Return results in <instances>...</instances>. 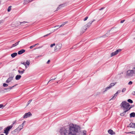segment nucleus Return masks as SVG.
I'll return each mask as SVG.
<instances>
[{
  "mask_svg": "<svg viewBox=\"0 0 135 135\" xmlns=\"http://www.w3.org/2000/svg\"><path fill=\"white\" fill-rule=\"evenodd\" d=\"M29 2H29V1L28 0H25L24 2L25 4H27Z\"/></svg>",
  "mask_w": 135,
  "mask_h": 135,
  "instance_id": "cd10ccee",
  "label": "nucleus"
},
{
  "mask_svg": "<svg viewBox=\"0 0 135 135\" xmlns=\"http://www.w3.org/2000/svg\"><path fill=\"white\" fill-rule=\"evenodd\" d=\"M3 107V105L2 104H0V108H1Z\"/></svg>",
  "mask_w": 135,
  "mask_h": 135,
  "instance_id": "c03bdc74",
  "label": "nucleus"
},
{
  "mask_svg": "<svg viewBox=\"0 0 135 135\" xmlns=\"http://www.w3.org/2000/svg\"><path fill=\"white\" fill-rule=\"evenodd\" d=\"M38 44H36L35 45H35V46L36 45H38Z\"/></svg>",
  "mask_w": 135,
  "mask_h": 135,
  "instance_id": "13d9d810",
  "label": "nucleus"
},
{
  "mask_svg": "<svg viewBox=\"0 0 135 135\" xmlns=\"http://www.w3.org/2000/svg\"><path fill=\"white\" fill-rule=\"evenodd\" d=\"M19 131L17 130V129H15L14 131H12L11 133L13 134H16L18 133Z\"/></svg>",
  "mask_w": 135,
  "mask_h": 135,
  "instance_id": "9d476101",
  "label": "nucleus"
},
{
  "mask_svg": "<svg viewBox=\"0 0 135 135\" xmlns=\"http://www.w3.org/2000/svg\"><path fill=\"white\" fill-rule=\"evenodd\" d=\"M32 115V114L29 112L27 113H26L23 116L24 118H26Z\"/></svg>",
  "mask_w": 135,
  "mask_h": 135,
  "instance_id": "0eeeda50",
  "label": "nucleus"
},
{
  "mask_svg": "<svg viewBox=\"0 0 135 135\" xmlns=\"http://www.w3.org/2000/svg\"><path fill=\"white\" fill-rule=\"evenodd\" d=\"M133 22H134L135 21V18L133 20Z\"/></svg>",
  "mask_w": 135,
  "mask_h": 135,
  "instance_id": "4d7b16f0",
  "label": "nucleus"
},
{
  "mask_svg": "<svg viewBox=\"0 0 135 135\" xmlns=\"http://www.w3.org/2000/svg\"><path fill=\"white\" fill-rule=\"evenodd\" d=\"M16 85H15L14 86H12V87H9V88H7V89H7V90H8L9 91L10 90H11V89H12Z\"/></svg>",
  "mask_w": 135,
  "mask_h": 135,
  "instance_id": "4be33fe9",
  "label": "nucleus"
},
{
  "mask_svg": "<svg viewBox=\"0 0 135 135\" xmlns=\"http://www.w3.org/2000/svg\"><path fill=\"white\" fill-rule=\"evenodd\" d=\"M27 23V22H25V21H24V22H21V25H23V24L24 23Z\"/></svg>",
  "mask_w": 135,
  "mask_h": 135,
  "instance_id": "58836bf2",
  "label": "nucleus"
},
{
  "mask_svg": "<svg viewBox=\"0 0 135 135\" xmlns=\"http://www.w3.org/2000/svg\"><path fill=\"white\" fill-rule=\"evenodd\" d=\"M130 117H135V113L134 112H133L130 114Z\"/></svg>",
  "mask_w": 135,
  "mask_h": 135,
  "instance_id": "f3484780",
  "label": "nucleus"
},
{
  "mask_svg": "<svg viewBox=\"0 0 135 135\" xmlns=\"http://www.w3.org/2000/svg\"><path fill=\"white\" fill-rule=\"evenodd\" d=\"M49 81H49V82H48V83H49Z\"/></svg>",
  "mask_w": 135,
  "mask_h": 135,
  "instance_id": "774afa93",
  "label": "nucleus"
},
{
  "mask_svg": "<svg viewBox=\"0 0 135 135\" xmlns=\"http://www.w3.org/2000/svg\"><path fill=\"white\" fill-rule=\"evenodd\" d=\"M21 76L20 75H17L16 76L15 79L16 80H19L21 78Z\"/></svg>",
  "mask_w": 135,
  "mask_h": 135,
  "instance_id": "ddd939ff",
  "label": "nucleus"
},
{
  "mask_svg": "<svg viewBox=\"0 0 135 135\" xmlns=\"http://www.w3.org/2000/svg\"><path fill=\"white\" fill-rule=\"evenodd\" d=\"M132 94L133 95H135V91H133L132 93Z\"/></svg>",
  "mask_w": 135,
  "mask_h": 135,
  "instance_id": "49530a36",
  "label": "nucleus"
},
{
  "mask_svg": "<svg viewBox=\"0 0 135 135\" xmlns=\"http://www.w3.org/2000/svg\"><path fill=\"white\" fill-rule=\"evenodd\" d=\"M134 39H135V37L134 38Z\"/></svg>",
  "mask_w": 135,
  "mask_h": 135,
  "instance_id": "69168bd1",
  "label": "nucleus"
},
{
  "mask_svg": "<svg viewBox=\"0 0 135 135\" xmlns=\"http://www.w3.org/2000/svg\"><path fill=\"white\" fill-rule=\"evenodd\" d=\"M13 76H10L6 81V83H8L11 81L13 79Z\"/></svg>",
  "mask_w": 135,
  "mask_h": 135,
  "instance_id": "1a4fd4ad",
  "label": "nucleus"
},
{
  "mask_svg": "<svg viewBox=\"0 0 135 135\" xmlns=\"http://www.w3.org/2000/svg\"><path fill=\"white\" fill-rule=\"evenodd\" d=\"M25 67L26 68H27V66L26 65H25Z\"/></svg>",
  "mask_w": 135,
  "mask_h": 135,
  "instance_id": "052dcab7",
  "label": "nucleus"
},
{
  "mask_svg": "<svg viewBox=\"0 0 135 135\" xmlns=\"http://www.w3.org/2000/svg\"><path fill=\"white\" fill-rule=\"evenodd\" d=\"M110 89V87H108L106 88H105V90L103 91V92H104L105 91H107L108 89Z\"/></svg>",
  "mask_w": 135,
  "mask_h": 135,
  "instance_id": "393cba45",
  "label": "nucleus"
},
{
  "mask_svg": "<svg viewBox=\"0 0 135 135\" xmlns=\"http://www.w3.org/2000/svg\"><path fill=\"white\" fill-rule=\"evenodd\" d=\"M68 22H64L63 24L60 26V27H62L66 23Z\"/></svg>",
  "mask_w": 135,
  "mask_h": 135,
  "instance_id": "bb28decb",
  "label": "nucleus"
},
{
  "mask_svg": "<svg viewBox=\"0 0 135 135\" xmlns=\"http://www.w3.org/2000/svg\"><path fill=\"white\" fill-rule=\"evenodd\" d=\"M131 133V134H135V131H133L130 132L128 133Z\"/></svg>",
  "mask_w": 135,
  "mask_h": 135,
  "instance_id": "ea45409f",
  "label": "nucleus"
},
{
  "mask_svg": "<svg viewBox=\"0 0 135 135\" xmlns=\"http://www.w3.org/2000/svg\"><path fill=\"white\" fill-rule=\"evenodd\" d=\"M126 76L131 77L135 75V66L132 70H128L127 72Z\"/></svg>",
  "mask_w": 135,
  "mask_h": 135,
  "instance_id": "7ed1b4c3",
  "label": "nucleus"
},
{
  "mask_svg": "<svg viewBox=\"0 0 135 135\" xmlns=\"http://www.w3.org/2000/svg\"><path fill=\"white\" fill-rule=\"evenodd\" d=\"M121 92L120 90H119L117 91V93L118 94V93H120Z\"/></svg>",
  "mask_w": 135,
  "mask_h": 135,
  "instance_id": "37998d69",
  "label": "nucleus"
},
{
  "mask_svg": "<svg viewBox=\"0 0 135 135\" xmlns=\"http://www.w3.org/2000/svg\"><path fill=\"white\" fill-rule=\"evenodd\" d=\"M121 51V49H118L116 51L114 52V55H117L119 52H120Z\"/></svg>",
  "mask_w": 135,
  "mask_h": 135,
  "instance_id": "4468645a",
  "label": "nucleus"
},
{
  "mask_svg": "<svg viewBox=\"0 0 135 135\" xmlns=\"http://www.w3.org/2000/svg\"><path fill=\"white\" fill-rule=\"evenodd\" d=\"M125 21V20H121L120 21V23H123L124 21Z\"/></svg>",
  "mask_w": 135,
  "mask_h": 135,
  "instance_id": "3c124183",
  "label": "nucleus"
},
{
  "mask_svg": "<svg viewBox=\"0 0 135 135\" xmlns=\"http://www.w3.org/2000/svg\"><path fill=\"white\" fill-rule=\"evenodd\" d=\"M19 42H20V41H19L18 42L15 43L16 46H17V45H18V43Z\"/></svg>",
  "mask_w": 135,
  "mask_h": 135,
  "instance_id": "de8ad7c7",
  "label": "nucleus"
},
{
  "mask_svg": "<svg viewBox=\"0 0 135 135\" xmlns=\"http://www.w3.org/2000/svg\"><path fill=\"white\" fill-rule=\"evenodd\" d=\"M118 95V94L117 93H116L114 95V96L113 97L111 98V99H115V97H117V96Z\"/></svg>",
  "mask_w": 135,
  "mask_h": 135,
  "instance_id": "aec40b11",
  "label": "nucleus"
},
{
  "mask_svg": "<svg viewBox=\"0 0 135 135\" xmlns=\"http://www.w3.org/2000/svg\"><path fill=\"white\" fill-rule=\"evenodd\" d=\"M108 35H108V34L106 33L102 37H108Z\"/></svg>",
  "mask_w": 135,
  "mask_h": 135,
  "instance_id": "7c9ffc66",
  "label": "nucleus"
},
{
  "mask_svg": "<svg viewBox=\"0 0 135 135\" xmlns=\"http://www.w3.org/2000/svg\"><path fill=\"white\" fill-rule=\"evenodd\" d=\"M13 127V125H11L7 127L4 129V133H5L6 135H7L9 131Z\"/></svg>",
  "mask_w": 135,
  "mask_h": 135,
  "instance_id": "20e7f679",
  "label": "nucleus"
},
{
  "mask_svg": "<svg viewBox=\"0 0 135 135\" xmlns=\"http://www.w3.org/2000/svg\"><path fill=\"white\" fill-rule=\"evenodd\" d=\"M25 122V121H24L17 128V130L20 131L21 129L23 128V124Z\"/></svg>",
  "mask_w": 135,
  "mask_h": 135,
  "instance_id": "6e6552de",
  "label": "nucleus"
},
{
  "mask_svg": "<svg viewBox=\"0 0 135 135\" xmlns=\"http://www.w3.org/2000/svg\"><path fill=\"white\" fill-rule=\"evenodd\" d=\"M16 123V121L13 122L12 124V125H13H13L14 124H15Z\"/></svg>",
  "mask_w": 135,
  "mask_h": 135,
  "instance_id": "a18cd8bd",
  "label": "nucleus"
},
{
  "mask_svg": "<svg viewBox=\"0 0 135 135\" xmlns=\"http://www.w3.org/2000/svg\"><path fill=\"white\" fill-rule=\"evenodd\" d=\"M0 135H4L3 134H1Z\"/></svg>",
  "mask_w": 135,
  "mask_h": 135,
  "instance_id": "0e129e2a",
  "label": "nucleus"
},
{
  "mask_svg": "<svg viewBox=\"0 0 135 135\" xmlns=\"http://www.w3.org/2000/svg\"><path fill=\"white\" fill-rule=\"evenodd\" d=\"M127 101L128 102L131 103H132L133 102L132 100L130 99H128Z\"/></svg>",
  "mask_w": 135,
  "mask_h": 135,
  "instance_id": "a878e982",
  "label": "nucleus"
},
{
  "mask_svg": "<svg viewBox=\"0 0 135 135\" xmlns=\"http://www.w3.org/2000/svg\"><path fill=\"white\" fill-rule=\"evenodd\" d=\"M55 43H54L53 44H51V45H50V47H52L53 46H55Z\"/></svg>",
  "mask_w": 135,
  "mask_h": 135,
  "instance_id": "c9c22d12",
  "label": "nucleus"
},
{
  "mask_svg": "<svg viewBox=\"0 0 135 135\" xmlns=\"http://www.w3.org/2000/svg\"><path fill=\"white\" fill-rule=\"evenodd\" d=\"M88 17H86L84 19V21H86V20H87V19H88Z\"/></svg>",
  "mask_w": 135,
  "mask_h": 135,
  "instance_id": "4c0bfd02",
  "label": "nucleus"
},
{
  "mask_svg": "<svg viewBox=\"0 0 135 135\" xmlns=\"http://www.w3.org/2000/svg\"><path fill=\"white\" fill-rule=\"evenodd\" d=\"M59 7H58L57 8V9L58 10L59 9Z\"/></svg>",
  "mask_w": 135,
  "mask_h": 135,
  "instance_id": "680f3d73",
  "label": "nucleus"
},
{
  "mask_svg": "<svg viewBox=\"0 0 135 135\" xmlns=\"http://www.w3.org/2000/svg\"><path fill=\"white\" fill-rule=\"evenodd\" d=\"M25 51V50L22 49L18 52V53L19 55H21L24 53Z\"/></svg>",
  "mask_w": 135,
  "mask_h": 135,
  "instance_id": "9b49d317",
  "label": "nucleus"
},
{
  "mask_svg": "<svg viewBox=\"0 0 135 135\" xmlns=\"http://www.w3.org/2000/svg\"><path fill=\"white\" fill-rule=\"evenodd\" d=\"M50 62V60H49L47 62V64H49Z\"/></svg>",
  "mask_w": 135,
  "mask_h": 135,
  "instance_id": "8fccbe9b",
  "label": "nucleus"
},
{
  "mask_svg": "<svg viewBox=\"0 0 135 135\" xmlns=\"http://www.w3.org/2000/svg\"><path fill=\"white\" fill-rule=\"evenodd\" d=\"M41 48V47H38V49H39V48Z\"/></svg>",
  "mask_w": 135,
  "mask_h": 135,
  "instance_id": "e2e57ef3",
  "label": "nucleus"
},
{
  "mask_svg": "<svg viewBox=\"0 0 135 135\" xmlns=\"http://www.w3.org/2000/svg\"><path fill=\"white\" fill-rule=\"evenodd\" d=\"M32 101V100H29L27 104V106L30 104V103Z\"/></svg>",
  "mask_w": 135,
  "mask_h": 135,
  "instance_id": "c85d7f7f",
  "label": "nucleus"
},
{
  "mask_svg": "<svg viewBox=\"0 0 135 135\" xmlns=\"http://www.w3.org/2000/svg\"><path fill=\"white\" fill-rule=\"evenodd\" d=\"M35 47V45H33L30 46V49H32Z\"/></svg>",
  "mask_w": 135,
  "mask_h": 135,
  "instance_id": "473e14b6",
  "label": "nucleus"
},
{
  "mask_svg": "<svg viewBox=\"0 0 135 135\" xmlns=\"http://www.w3.org/2000/svg\"><path fill=\"white\" fill-rule=\"evenodd\" d=\"M120 106L124 110L126 111H128L132 108L131 107H130V104L129 103L125 101L122 102L120 104Z\"/></svg>",
  "mask_w": 135,
  "mask_h": 135,
  "instance_id": "f03ea898",
  "label": "nucleus"
},
{
  "mask_svg": "<svg viewBox=\"0 0 135 135\" xmlns=\"http://www.w3.org/2000/svg\"><path fill=\"white\" fill-rule=\"evenodd\" d=\"M108 133L111 134H115V133L114 132L113 133V131L111 129H109L108 131Z\"/></svg>",
  "mask_w": 135,
  "mask_h": 135,
  "instance_id": "2eb2a0df",
  "label": "nucleus"
},
{
  "mask_svg": "<svg viewBox=\"0 0 135 135\" xmlns=\"http://www.w3.org/2000/svg\"><path fill=\"white\" fill-rule=\"evenodd\" d=\"M25 71L24 69H23L22 70H18V72L20 74H22L24 73Z\"/></svg>",
  "mask_w": 135,
  "mask_h": 135,
  "instance_id": "6ab92c4d",
  "label": "nucleus"
},
{
  "mask_svg": "<svg viewBox=\"0 0 135 135\" xmlns=\"http://www.w3.org/2000/svg\"><path fill=\"white\" fill-rule=\"evenodd\" d=\"M114 52H112V53H111L110 54L111 56L112 57L114 56L115 55H114Z\"/></svg>",
  "mask_w": 135,
  "mask_h": 135,
  "instance_id": "c756f323",
  "label": "nucleus"
},
{
  "mask_svg": "<svg viewBox=\"0 0 135 135\" xmlns=\"http://www.w3.org/2000/svg\"><path fill=\"white\" fill-rule=\"evenodd\" d=\"M129 126L131 127L135 128V123H130Z\"/></svg>",
  "mask_w": 135,
  "mask_h": 135,
  "instance_id": "f8f14e48",
  "label": "nucleus"
},
{
  "mask_svg": "<svg viewBox=\"0 0 135 135\" xmlns=\"http://www.w3.org/2000/svg\"><path fill=\"white\" fill-rule=\"evenodd\" d=\"M8 85V84L6 83H3V86L4 87L7 86Z\"/></svg>",
  "mask_w": 135,
  "mask_h": 135,
  "instance_id": "2f4dec72",
  "label": "nucleus"
},
{
  "mask_svg": "<svg viewBox=\"0 0 135 135\" xmlns=\"http://www.w3.org/2000/svg\"><path fill=\"white\" fill-rule=\"evenodd\" d=\"M104 8V7H102V8H101L100 9H99V10H102Z\"/></svg>",
  "mask_w": 135,
  "mask_h": 135,
  "instance_id": "603ef678",
  "label": "nucleus"
},
{
  "mask_svg": "<svg viewBox=\"0 0 135 135\" xmlns=\"http://www.w3.org/2000/svg\"><path fill=\"white\" fill-rule=\"evenodd\" d=\"M3 129L2 127H0V131L2 130Z\"/></svg>",
  "mask_w": 135,
  "mask_h": 135,
  "instance_id": "864d4df0",
  "label": "nucleus"
},
{
  "mask_svg": "<svg viewBox=\"0 0 135 135\" xmlns=\"http://www.w3.org/2000/svg\"><path fill=\"white\" fill-rule=\"evenodd\" d=\"M26 65L27 64L28 66L30 64V61L29 60H27L26 62Z\"/></svg>",
  "mask_w": 135,
  "mask_h": 135,
  "instance_id": "5701e85b",
  "label": "nucleus"
},
{
  "mask_svg": "<svg viewBox=\"0 0 135 135\" xmlns=\"http://www.w3.org/2000/svg\"><path fill=\"white\" fill-rule=\"evenodd\" d=\"M50 34H47L45 36H44V37H45L46 36H48Z\"/></svg>",
  "mask_w": 135,
  "mask_h": 135,
  "instance_id": "6e6d98bb",
  "label": "nucleus"
},
{
  "mask_svg": "<svg viewBox=\"0 0 135 135\" xmlns=\"http://www.w3.org/2000/svg\"><path fill=\"white\" fill-rule=\"evenodd\" d=\"M17 55V53L16 52H15L11 54V55L12 57L13 58L15 57Z\"/></svg>",
  "mask_w": 135,
  "mask_h": 135,
  "instance_id": "dca6fc26",
  "label": "nucleus"
},
{
  "mask_svg": "<svg viewBox=\"0 0 135 135\" xmlns=\"http://www.w3.org/2000/svg\"><path fill=\"white\" fill-rule=\"evenodd\" d=\"M80 127L76 125L72 124L60 128L59 131L60 135H86L85 131L79 132Z\"/></svg>",
  "mask_w": 135,
  "mask_h": 135,
  "instance_id": "f257e3e1",
  "label": "nucleus"
},
{
  "mask_svg": "<svg viewBox=\"0 0 135 135\" xmlns=\"http://www.w3.org/2000/svg\"><path fill=\"white\" fill-rule=\"evenodd\" d=\"M91 24V22H89L87 24L86 26H84L83 27V32L85 31V30L87 29V28L86 27H87V28L89 27L90 26Z\"/></svg>",
  "mask_w": 135,
  "mask_h": 135,
  "instance_id": "39448f33",
  "label": "nucleus"
},
{
  "mask_svg": "<svg viewBox=\"0 0 135 135\" xmlns=\"http://www.w3.org/2000/svg\"><path fill=\"white\" fill-rule=\"evenodd\" d=\"M127 111H126L125 110H124V111L122 113H121L120 114V115L122 116H124V115L125 114L126 112H127Z\"/></svg>",
  "mask_w": 135,
  "mask_h": 135,
  "instance_id": "a211bd4d",
  "label": "nucleus"
},
{
  "mask_svg": "<svg viewBox=\"0 0 135 135\" xmlns=\"http://www.w3.org/2000/svg\"><path fill=\"white\" fill-rule=\"evenodd\" d=\"M115 83H111L110 84V86L109 87H110V88L113 86L115 85Z\"/></svg>",
  "mask_w": 135,
  "mask_h": 135,
  "instance_id": "412c9836",
  "label": "nucleus"
},
{
  "mask_svg": "<svg viewBox=\"0 0 135 135\" xmlns=\"http://www.w3.org/2000/svg\"><path fill=\"white\" fill-rule=\"evenodd\" d=\"M126 88H124L122 90V92H124V91H125L126 90Z\"/></svg>",
  "mask_w": 135,
  "mask_h": 135,
  "instance_id": "72a5a7b5",
  "label": "nucleus"
},
{
  "mask_svg": "<svg viewBox=\"0 0 135 135\" xmlns=\"http://www.w3.org/2000/svg\"><path fill=\"white\" fill-rule=\"evenodd\" d=\"M41 56V55H40V56H36V57L35 58L36 59H38V58L39 57Z\"/></svg>",
  "mask_w": 135,
  "mask_h": 135,
  "instance_id": "09e8293b",
  "label": "nucleus"
},
{
  "mask_svg": "<svg viewBox=\"0 0 135 135\" xmlns=\"http://www.w3.org/2000/svg\"><path fill=\"white\" fill-rule=\"evenodd\" d=\"M11 6H9L8 7L7 10L8 11V12H9V11H10L11 10Z\"/></svg>",
  "mask_w": 135,
  "mask_h": 135,
  "instance_id": "b1692460",
  "label": "nucleus"
},
{
  "mask_svg": "<svg viewBox=\"0 0 135 135\" xmlns=\"http://www.w3.org/2000/svg\"><path fill=\"white\" fill-rule=\"evenodd\" d=\"M61 27H60V26H59V25L58 26H56L55 27H57V29L58 28H59Z\"/></svg>",
  "mask_w": 135,
  "mask_h": 135,
  "instance_id": "e433bc0d",
  "label": "nucleus"
},
{
  "mask_svg": "<svg viewBox=\"0 0 135 135\" xmlns=\"http://www.w3.org/2000/svg\"><path fill=\"white\" fill-rule=\"evenodd\" d=\"M29 2H31L33 0H28Z\"/></svg>",
  "mask_w": 135,
  "mask_h": 135,
  "instance_id": "bf43d9fd",
  "label": "nucleus"
},
{
  "mask_svg": "<svg viewBox=\"0 0 135 135\" xmlns=\"http://www.w3.org/2000/svg\"><path fill=\"white\" fill-rule=\"evenodd\" d=\"M95 19H94L92 21H90V22H91V23L94 21H95Z\"/></svg>",
  "mask_w": 135,
  "mask_h": 135,
  "instance_id": "5fc2aeb1",
  "label": "nucleus"
},
{
  "mask_svg": "<svg viewBox=\"0 0 135 135\" xmlns=\"http://www.w3.org/2000/svg\"><path fill=\"white\" fill-rule=\"evenodd\" d=\"M1 63H0V65L1 64Z\"/></svg>",
  "mask_w": 135,
  "mask_h": 135,
  "instance_id": "338daca9",
  "label": "nucleus"
},
{
  "mask_svg": "<svg viewBox=\"0 0 135 135\" xmlns=\"http://www.w3.org/2000/svg\"><path fill=\"white\" fill-rule=\"evenodd\" d=\"M21 64L24 65L25 66L26 65V62H21Z\"/></svg>",
  "mask_w": 135,
  "mask_h": 135,
  "instance_id": "a19ab883",
  "label": "nucleus"
},
{
  "mask_svg": "<svg viewBox=\"0 0 135 135\" xmlns=\"http://www.w3.org/2000/svg\"><path fill=\"white\" fill-rule=\"evenodd\" d=\"M132 82L131 81H130L129 83H128V84L129 85H131V84H132Z\"/></svg>",
  "mask_w": 135,
  "mask_h": 135,
  "instance_id": "79ce46f5",
  "label": "nucleus"
},
{
  "mask_svg": "<svg viewBox=\"0 0 135 135\" xmlns=\"http://www.w3.org/2000/svg\"><path fill=\"white\" fill-rule=\"evenodd\" d=\"M62 47V45L60 44H57L55 48V50L57 51L60 50Z\"/></svg>",
  "mask_w": 135,
  "mask_h": 135,
  "instance_id": "423d86ee",
  "label": "nucleus"
},
{
  "mask_svg": "<svg viewBox=\"0 0 135 135\" xmlns=\"http://www.w3.org/2000/svg\"><path fill=\"white\" fill-rule=\"evenodd\" d=\"M16 46V45L15 44H13L12 45V46L11 47V48H12L13 47H15Z\"/></svg>",
  "mask_w": 135,
  "mask_h": 135,
  "instance_id": "f704fd0d",
  "label": "nucleus"
}]
</instances>
